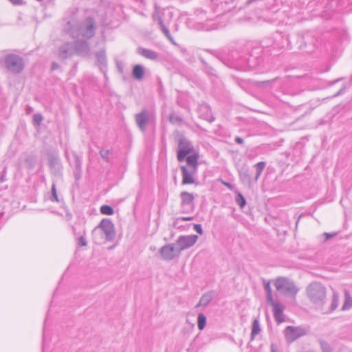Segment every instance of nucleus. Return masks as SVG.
<instances>
[{
  "instance_id": "nucleus-1",
  "label": "nucleus",
  "mask_w": 352,
  "mask_h": 352,
  "mask_svg": "<svg viewBox=\"0 0 352 352\" xmlns=\"http://www.w3.org/2000/svg\"><path fill=\"white\" fill-rule=\"evenodd\" d=\"M274 39L281 40L280 43L277 44L280 49L287 45L289 46L290 49H297L305 54L313 53L317 47L318 43L317 38L309 32H304L302 34H298L292 38L287 35L284 36L281 33L277 32L274 35Z\"/></svg>"
},
{
  "instance_id": "nucleus-2",
  "label": "nucleus",
  "mask_w": 352,
  "mask_h": 352,
  "mask_svg": "<svg viewBox=\"0 0 352 352\" xmlns=\"http://www.w3.org/2000/svg\"><path fill=\"white\" fill-rule=\"evenodd\" d=\"M307 296L316 307L322 310L326 300L327 290L325 287L320 283H311L307 289Z\"/></svg>"
},
{
  "instance_id": "nucleus-3",
  "label": "nucleus",
  "mask_w": 352,
  "mask_h": 352,
  "mask_svg": "<svg viewBox=\"0 0 352 352\" xmlns=\"http://www.w3.org/2000/svg\"><path fill=\"white\" fill-rule=\"evenodd\" d=\"M247 54H241L239 51L234 50L230 52L228 58L222 60V62L228 67L238 71L247 70Z\"/></svg>"
},
{
  "instance_id": "nucleus-4",
  "label": "nucleus",
  "mask_w": 352,
  "mask_h": 352,
  "mask_svg": "<svg viewBox=\"0 0 352 352\" xmlns=\"http://www.w3.org/2000/svg\"><path fill=\"white\" fill-rule=\"evenodd\" d=\"M3 65L12 74H19L24 69L23 58L16 54H10L5 56Z\"/></svg>"
},
{
  "instance_id": "nucleus-5",
  "label": "nucleus",
  "mask_w": 352,
  "mask_h": 352,
  "mask_svg": "<svg viewBox=\"0 0 352 352\" xmlns=\"http://www.w3.org/2000/svg\"><path fill=\"white\" fill-rule=\"evenodd\" d=\"M274 286L278 292L284 295L294 296L298 292L294 283L285 277L277 278L274 282Z\"/></svg>"
},
{
  "instance_id": "nucleus-6",
  "label": "nucleus",
  "mask_w": 352,
  "mask_h": 352,
  "mask_svg": "<svg viewBox=\"0 0 352 352\" xmlns=\"http://www.w3.org/2000/svg\"><path fill=\"white\" fill-rule=\"evenodd\" d=\"M349 5L352 6V0H328L324 8L322 16L327 19L333 14L334 11L346 8Z\"/></svg>"
},
{
  "instance_id": "nucleus-7",
  "label": "nucleus",
  "mask_w": 352,
  "mask_h": 352,
  "mask_svg": "<svg viewBox=\"0 0 352 352\" xmlns=\"http://www.w3.org/2000/svg\"><path fill=\"white\" fill-rule=\"evenodd\" d=\"M135 123L142 132H144L147 125L153 123L155 120L153 112L144 108L140 113L135 115Z\"/></svg>"
},
{
  "instance_id": "nucleus-8",
  "label": "nucleus",
  "mask_w": 352,
  "mask_h": 352,
  "mask_svg": "<svg viewBox=\"0 0 352 352\" xmlns=\"http://www.w3.org/2000/svg\"><path fill=\"white\" fill-rule=\"evenodd\" d=\"M195 151L194 146L191 141L184 135H180L178 140V151L177 153V158L179 162L185 160L186 155Z\"/></svg>"
},
{
  "instance_id": "nucleus-9",
  "label": "nucleus",
  "mask_w": 352,
  "mask_h": 352,
  "mask_svg": "<svg viewBox=\"0 0 352 352\" xmlns=\"http://www.w3.org/2000/svg\"><path fill=\"white\" fill-rule=\"evenodd\" d=\"M96 30L95 21L92 17L86 18L78 28V36L89 39L94 36Z\"/></svg>"
},
{
  "instance_id": "nucleus-10",
  "label": "nucleus",
  "mask_w": 352,
  "mask_h": 352,
  "mask_svg": "<svg viewBox=\"0 0 352 352\" xmlns=\"http://www.w3.org/2000/svg\"><path fill=\"white\" fill-rule=\"evenodd\" d=\"M49 166L52 174L60 178L63 175V166L59 155L56 151H52L47 153Z\"/></svg>"
},
{
  "instance_id": "nucleus-11",
  "label": "nucleus",
  "mask_w": 352,
  "mask_h": 352,
  "mask_svg": "<svg viewBox=\"0 0 352 352\" xmlns=\"http://www.w3.org/2000/svg\"><path fill=\"white\" fill-rule=\"evenodd\" d=\"M98 229H100L104 232L107 241H111L115 238L116 232L114 230V225L111 219H103L98 226L94 229L92 234H94L97 232Z\"/></svg>"
},
{
  "instance_id": "nucleus-12",
  "label": "nucleus",
  "mask_w": 352,
  "mask_h": 352,
  "mask_svg": "<svg viewBox=\"0 0 352 352\" xmlns=\"http://www.w3.org/2000/svg\"><path fill=\"white\" fill-rule=\"evenodd\" d=\"M306 334V329L300 326H287L284 330L285 340L287 343H292Z\"/></svg>"
},
{
  "instance_id": "nucleus-13",
  "label": "nucleus",
  "mask_w": 352,
  "mask_h": 352,
  "mask_svg": "<svg viewBox=\"0 0 352 352\" xmlns=\"http://www.w3.org/2000/svg\"><path fill=\"white\" fill-rule=\"evenodd\" d=\"M197 239L198 236L196 234L183 235L179 236L176 241V245L178 248L177 250V254H181L183 250L194 245L196 243Z\"/></svg>"
},
{
  "instance_id": "nucleus-14",
  "label": "nucleus",
  "mask_w": 352,
  "mask_h": 352,
  "mask_svg": "<svg viewBox=\"0 0 352 352\" xmlns=\"http://www.w3.org/2000/svg\"><path fill=\"white\" fill-rule=\"evenodd\" d=\"M181 210L182 213H188L194 210L195 197L192 193L183 191L180 193Z\"/></svg>"
},
{
  "instance_id": "nucleus-15",
  "label": "nucleus",
  "mask_w": 352,
  "mask_h": 352,
  "mask_svg": "<svg viewBox=\"0 0 352 352\" xmlns=\"http://www.w3.org/2000/svg\"><path fill=\"white\" fill-rule=\"evenodd\" d=\"M177 250L176 243H169L162 246L159 250V253L164 260L169 261L179 256L180 254H177Z\"/></svg>"
},
{
  "instance_id": "nucleus-16",
  "label": "nucleus",
  "mask_w": 352,
  "mask_h": 352,
  "mask_svg": "<svg viewBox=\"0 0 352 352\" xmlns=\"http://www.w3.org/2000/svg\"><path fill=\"white\" fill-rule=\"evenodd\" d=\"M75 54L74 45L72 42H65L58 47V58L65 60L73 56Z\"/></svg>"
},
{
  "instance_id": "nucleus-17",
  "label": "nucleus",
  "mask_w": 352,
  "mask_h": 352,
  "mask_svg": "<svg viewBox=\"0 0 352 352\" xmlns=\"http://www.w3.org/2000/svg\"><path fill=\"white\" fill-rule=\"evenodd\" d=\"M271 306L273 307L274 317L276 322L278 324H280L285 321L283 311L285 309L284 306L278 302L272 301L268 302Z\"/></svg>"
},
{
  "instance_id": "nucleus-18",
  "label": "nucleus",
  "mask_w": 352,
  "mask_h": 352,
  "mask_svg": "<svg viewBox=\"0 0 352 352\" xmlns=\"http://www.w3.org/2000/svg\"><path fill=\"white\" fill-rule=\"evenodd\" d=\"M86 38L78 39L74 43V52L78 55H86L90 50L89 43Z\"/></svg>"
},
{
  "instance_id": "nucleus-19",
  "label": "nucleus",
  "mask_w": 352,
  "mask_h": 352,
  "mask_svg": "<svg viewBox=\"0 0 352 352\" xmlns=\"http://www.w3.org/2000/svg\"><path fill=\"white\" fill-rule=\"evenodd\" d=\"M238 173L239 175V179L243 184L245 186H248V188H250L252 185V179L250 175V170L247 164L242 165L238 169Z\"/></svg>"
},
{
  "instance_id": "nucleus-20",
  "label": "nucleus",
  "mask_w": 352,
  "mask_h": 352,
  "mask_svg": "<svg viewBox=\"0 0 352 352\" xmlns=\"http://www.w3.org/2000/svg\"><path fill=\"white\" fill-rule=\"evenodd\" d=\"M180 169L182 176V184L183 185L194 184L195 180L192 176V174L195 173V172L193 171V169H192V170L190 171L187 169V168L185 166H182L180 167Z\"/></svg>"
},
{
  "instance_id": "nucleus-21",
  "label": "nucleus",
  "mask_w": 352,
  "mask_h": 352,
  "mask_svg": "<svg viewBox=\"0 0 352 352\" xmlns=\"http://www.w3.org/2000/svg\"><path fill=\"white\" fill-rule=\"evenodd\" d=\"M74 176L76 181L80 179L82 177V157L77 154H74Z\"/></svg>"
},
{
  "instance_id": "nucleus-22",
  "label": "nucleus",
  "mask_w": 352,
  "mask_h": 352,
  "mask_svg": "<svg viewBox=\"0 0 352 352\" xmlns=\"http://www.w3.org/2000/svg\"><path fill=\"white\" fill-rule=\"evenodd\" d=\"M247 70L253 69L261 65L263 63V58L261 56H255L252 54H247Z\"/></svg>"
},
{
  "instance_id": "nucleus-23",
  "label": "nucleus",
  "mask_w": 352,
  "mask_h": 352,
  "mask_svg": "<svg viewBox=\"0 0 352 352\" xmlns=\"http://www.w3.org/2000/svg\"><path fill=\"white\" fill-rule=\"evenodd\" d=\"M137 52L138 54L151 60H156L159 58V54L156 52L142 47H138Z\"/></svg>"
},
{
  "instance_id": "nucleus-24",
  "label": "nucleus",
  "mask_w": 352,
  "mask_h": 352,
  "mask_svg": "<svg viewBox=\"0 0 352 352\" xmlns=\"http://www.w3.org/2000/svg\"><path fill=\"white\" fill-rule=\"evenodd\" d=\"M199 158V153L195 151L193 153L186 155L184 160H186L188 166L193 169V171L196 172L198 167Z\"/></svg>"
},
{
  "instance_id": "nucleus-25",
  "label": "nucleus",
  "mask_w": 352,
  "mask_h": 352,
  "mask_svg": "<svg viewBox=\"0 0 352 352\" xmlns=\"http://www.w3.org/2000/svg\"><path fill=\"white\" fill-rule=\"evenodd\" d=\"M96 57L98 64L100 65V69L103 72L105 73L107 70V58L105 54V51L104 50H100L96 52Z\"/></svg>"
},
{
  "instance_id": "nucleus-26",
  "label": "nucleus",
  "mask_w": 352,
  "mask_h": 352,
  "mask_svg": "<svg viewBox=\"0 0 352 352\" xmlns=\"http://www.w3.org/2000/svg\"><path fill=\"white\" fill-rule=\"evenodd\" d=\"M199 59L202 63L203 71L209 76H217V71L210 64H208L203 57L199 56Z\"/></svg>"
},
{
  "instance_id": "nucleus-27",
  "label": "nucleus",
  "mask_w": 352,
  "mask_h": 352,
  "mask_svg": "<svg viewBox=\"0 0 352 352\" xmlns=\"http://www.w3.org/2000/svg\"><path fill=\"white\" fill-rule=\"evenodd\" d=\"M144 75V67L143 65L138 64L133 66L132 69V76L134 79L140 81L143 79Z\"/></svg>"
},
{
  "instance_id": "nucleus-28",
  "label": "nucleus",
  "mask_w": 352,
  "mask_h": 352,
  "mask_svg": "<svg viewBox=\"0 0 352 352\" xmlns=\"http://www.w3.org/2000/svg\"><path fill=\"white\" fill-rule=\"evenodd\" d=\"M214 298V292L211 291L203 294L196 307L206 306Z\"/></svg>"
},
{
  "instance_id": "nucleus-29",
  "label": "nucleus",
  "mask_w": 352,
  "mask_h": 352,
  "mask_svg": "<svg viewBox=\"0 0 352 352\" xmlns=\"http://www.w3.org/2000/svg\"><path fill=\"white\" fill-rule=\"evenodd\" d=\"M261 331V329L260 327L259 321L257 318H255L253 320L252 324V331L250 334L251 340H254L255 337Z\"/></svg>"
},
{
  "instance_id": "nucleus-30",
  "label": "nucleus",
  "mask_w": 352,
  "mask_h": 352,
  "mask_svg": "<svg viewBox=\"0 0 352 352\" xmlns=\"http://www.w3.org/2000/svg\"><path fill=\"white\" fill-rule=\"evenodd\" d=\"M333 36L339 41L342 42L348 39V33L344 30H335Z\"/></svg>"
},
{
  "instance_id": "nucleus-31",
  "label": "nucleus",
  "mask_w": 352,
  "mask_h": 352,
  "mask_svg": "<svg viewBox=\"0 0 352 352\" xmlns=\"http://www.w3.org/2000/svg\"><path fill=\"white\" fill-rule=\"evenodd\" d=\"M36 163V158L33 155H28L24 160L25 166L28 169H32Z\"/></svg>"
},
{
  "instance_id": "nucleus-32",
  "label": "nucleus",
  "mask_w": 352,
  "mask_h": 352,
  "mask_svg": "<svg viewBox=\"0 0 352 352\" xmlns=\"http://www.w3.org/2000/svg\"><path fill=\"white\" fill-rule=\"evenodd\" d=\"M338 304H339V295L337 292H333L331 306H330L329 309L327 311H324V313L328 314V313H331V312L333 311L334 310H336L337 309Z\"/></svg>"
},
{
  "instance_id": "nucleus-33",
  "label": "nucleus",
  "mask_w": 352,
  "mask_h": 352,
  "mask_svg": "<svg viewBox=\"0 0 352 352\" xmlns=\"http://www.w3.org/2000/svg\"><path fill=\"white\" fill-rule=\"evenodd\" d=\"M235 202L240 207V208H243L246 205V199L244 196L237 190H235Z\"/></svg>"
},
{
  "instance_id": "nucleus-34",
  "label": "nucleus",
  "mask_w": 352,
  "mask_h": 352,
  "mask_svg": "<svg viewBox=\"0 0 352 352\" xmlns=\"http://www.w3.org/2000/svg\"><path fill=\"white\" fill-rule=\"evenodd\" d=\"M265 165H266V164L265 162H259L254 165V167L256 168V174H255L254 180L255 182H257L259 177L261 176L262 172L263 171V170L265 167Z\"/></svg>"
},
{
  "instance_id": "nucleus-35",
  "label": "nucleus",
  "mask_w": 352,
  "mask_h": 352,
  "mask_svg": "<svg viewBox=\"0 0 352 352\" xmlns=\"http://www.w3.org/2000/svg\"><path fill=\"white\" fill-rule=\"evenodd\" d=\"M345 300L342 307V310H347L352 307V298L350 296L349 293L345 291L344 293Z\"/></svg>"
},
{
  "instance_id": "nucleus-36",
  "label": "nucleus",
  "mask_w": 352,
  "mask_h": 352,
  "mask_svg": "<svg viewBox=\"0 0 352 352\" xmlns=\"http://www.w3.org/2000/svg\"><path fill=\"white\" fill-rule=\"evenodd\" d=\"M168 120L171 124L181 125L183 122V119L175 113H172L168 116Z\"/></svg>"
},
{
  "instance_id": "nucleus-37",
  "label": "nucleus",
  "mask_w": 352,
  "mask_h": 352,
  "mask_svg": "<svg viewBox=\"0 0 352 352\" xmlns=\"http://www.w3.org/2000/svg\"><path fill=\"white\" fill-rule=\"evenodd\" d=\"M264 289L266 292L267 303L274 301L270 282H264Z\"/></svg>"
},
{
  "instance_id": "nucleus-38",
  "label": "nucleus",
  "mask_w": 352,
  "mask_h": 352,
  "mask_svg": "<svg viewBox=\"0 0 352 352\" xmlns=\"http://www.w3.org/2000/svg\"><path fill=\"white\" fill-rule=\"evenodd\" d=\"M206 325V317L204 314H199L197 316V327L199 330H203Z\"/></svg>"
},
{
  "instance_id": "nucleus-39",
  "label": "nucleus",
  "mask_w": 352,
  "mask_h": 352,
  "mask_svg": "<svg viewBox=\"0 0 352 352\" xmlns=\"http://www.w3.org/2000/svg\"><path fill=\"white\" fill-rule=\"evenodd\" d=\"M201 108L206 111V113L202 116L203 118L209 122H212L214 120V118L212 115L209 107L208 106H204Z\"/></svg>"
},
{
  "instance_id": "nucleus-40",
  "label": "nucleus",
  "mask_w": 352,
  "mask_h": 352,
  "mask_svg": "<svg viewBox=\"0 0 352 352\" xmlns=\"http://www.w3.org/2000/svg\"><path fill=\"white\" fill-rule=\"evenodd\" d=\"M51 193V197L50 198V201L52 202H60V200L57 195L56 184L54 182H53V184L52 185Z\"/></svg>"
},
{
  "instance_id": "nucleus-41",
  "label": "nucleus",
  "mask_w": 352,
  "mask_h": 352,
  "mask_svg": "<svg viewBox=\"0 0 352 352\" xmlns=\"http://www.w3.org/2000/svg\"><path fill=\"white\" fill-rule=\"evenodd\" d=\"M100 212L102 214L112 215L114 213L113 208L109 205H102L100 209Z\"/></svg>"
},
{
  "instance_id": "nucleus-42",
  "label": "nucleus",
  "mask_w": 352,
  "mask_h": 352,
  "mask_svg": "<svg viewBox=\"0 0 352 352\" xmlns=\"http://www.w3.org/2000/svg\"><path fill=\"white\" fill-rule=\"evenodd\" d=\"M320 346L322 352H332L331 347L329 344L326 341L322 340L320 342Z\"/></svg>"
},
{
  "instance_id": "nucleus-43",
  "label": "nucleus",
  "mask_w": 352,
  "mask_h": 352,
  "mask_svg": "<svg viewBox=\"0 0 352 352\" xmlns=\"http://www.w3.org/2000/svg\"><path fill=\"white\" fill-rule=\"evenodd\" d=\"M275 81L276 78H274L271 80L256 81L254 84L259 87H265L270 83L274 82Z\"/></svg>"
},
{
  "instance_id": "nucleus-44",
  "label": "nucleus",
  "mask_w": 352,
  "mask_h": 352,
  "mask_svg": "<svg viewBox=\"0 0 352 352\" xmlns=\"http://www.w3.org/2000/svg\"><path fill=\"white\" fill-rule=\"evenodd\" d=\"M161 30L162 31V32L164 34V35L166 36V38L170 41L173 43H174V40H173V36H171L170 33V31L166 27V26H163L162 28H161Z\"/></svg>"
},
{
  "instance_id": "nucleus-45",
  "label": "nucleus",
  "mask_w": 352,
  "mask_h": 352,
  "mask_svg": "<svg viewBox=\"0 0 352 352\" xmlns=\"http://www.w3.org/2000/svg\"><path fill=\"white\" fill-rule=\"evenodd\" d=\"M43 121V116L41 113H36L33 115V122L39 126Z\"/></svg>"
},
{
  "instance_id": "nucleus-46",
  "label": "nucleus",
  "mask_w": 352,
  "mask_h": 352,
  "mask_svg": "<svg viewBox=\"0 0 352 352\" xmlns=\"http://www.w3.org/2000/svg\"><path fill=\"white\" fill-rule=\"evenodd\" d=\"M109 153L110 151L108 149H102L100 151V155L103 160H104L107 162H109Z\"/></svg>"
},
{
  "instance_id": "nucleus-47",
  "label": "nucleus",
  "mask_w": 352,
  "mask_h": 352,
  "mask_svg": "<svg viewBox=\"0 0 352 352\" xmlns=\"http://www.w3.org/2000/svg\"><path fill=\"white\" fill-rule=\"evenodd\" d=\"M87 245V241L83 235L78 238V245L79 247L86 246Z\"/></svg>"
},
{
  "instance_id": "nucleus-48",
  "label": "nucleus",
  "mask_w": 352,
  "mask_h": 352,
  "mask_svg": "<svg viewBox=\"0 0 352 352\" xmlns=\"http://www.w3.org/2000/svg\"><path fill=\"white\" fill-rule=\"evenodd\" d=\"M221 183L226 186L227 187L228 189H230V190H233L235 192V190L236 188L234 186V184H232L230 182H226V181H223V180H221Z\"/></svg>"
},
{
  "instance_id": "nucleus-49",
  "label": "nucleus",
  "mask_w": 352,
  "mask_h": 352,
  "mask_svg": "<svg viewBox=\"0 0 352 352\" xmlns=\"http://www.w3.org/2000/svg\"><path fill=\"white\" fill-rule=\"evenodd\" d=\"M323 235L324 236V241H327L329 239H332L333 237L336 236L337 235V232H332V233L324 232L323 234Z\"/></svg>"
},
{
  "instance_id": "nucleus-50",
  "label": "nucleus",
  "mask_w": 352,
  "mask_h": 352,
  "mask_svg": "<svg viewBox=\"0 0 352 352\" xmlns=\"http://www.w3.org/2000/svg\"><path fill=\"white\" fill-rule=\"evenodd\" d=\"M193 228L198 234H203V229L200 224H194Z\"/></svg>"
},
{
  "instance_id": "nucleus-51",
  "label": "nucleus",
  "mask_w": 352,
  "mask_h": 352,
  "mask_svg": "<svg viewBox=\"0 0 352 352\" xmlns=\"http://www.w3.org/2000/svg\"><path fill=\"white\" fill-rule=\"evenodd\" d=\"M14 6H21L23 4V0H8Z\"/></svg>"
},
{
  "instance_id": "nucleus-52",
  "label": "nucleus",
  "mask_w": 352,
  "mask_h": 352,
  "mask_svg": "<svg viewBox=\"0 0 352 352\" xmlns=\"http://www.w3.org/2000/svg\"><path fill=\"white\" fill-rule=\"evenodd\" d=\"M346 89L345 85H343L342 87L340 89V90L333 95V97H337L341 94H342Z\"/></svg>"
},
{
  "instance_id": "nucleus-53",
  "label": "nucleus",
  "mask_w": 352,
  "mask_h": 352,
  "mask_svg": "<svg viewBox=\"0 0 352 352\" xmlns=\"http://www.w3.org/2000/svg\"><path fill=\"white\" fill-rule=\"evenodd\" d=\"M6 167H4L3 170V174L1 175V176L0 177V182L1 183H3V182H4L6 180Z\"/></svg>"
},
{
  "instance_id": "nucleus-54",
  "label": "nucleus",
  "mask_w": 352,
  "mask_h": 352,
  "mask_svg": "<svg viewBox=\"0 0 352 352\" xmlns=\"http://www.w3.org/2000/svg\"><path fill=\"white\" fill-rule=\"evenodd\" d=\"M178 220H182L183 221H192L193 219L192 217H182L177 219Z\"/></svg>"
},
{
  "instance_id": "nucleus-55",
  "label": "nucleus",
  "mask_w": 352,
  "mask_h": 352,
  "mask_svg": "<svg viewBox=\"0 0 352 352\" xmlns=\"http://www.w3.org/2000/svg\"><path fill=\"white\" fill-rule=\"evenodd\" d=\"M206 51L209 52L210 54L217 56L218 58H219L222 61L223 59L218 56L217 52L216 51L212 50H206Z\"/></svg>"
},
{
  "instance_id": "nucleus-56",
  "label": "nucleus",
  "mask_w": 352,
  "mask_h": 352,
  "mask_svg": "<svg viewBox=\"0 0 352 352\" xmlns=\"http://www.w3.org/2000/svg\"><path fill=\"white\" fill-rule=\"evenodd\" d=\"M270 352H278L276 344L272 343L270 345Z\"/></svg>"
},
{
  "instance_id": "nucleus-57",
  "label": "nucleus",
  "mask_w": 352,
  "mask_h": 352,
  "mask_svg": "<svg viewBox=\"0 0 352 352\" xmlns=\"http://www.w3.org/2000/svg\"><path fill=\"white\" fill-rule=\"evenodd\" d=\"M234 140H235V142L239 144H242L244 142L243 139L241 137H236Z\"/></svg>"
},
{
  "instance_id": "nucleus-58",
  "label": "nucleus",
  "mask_w": 352,
  "mask_h": 352,
  "mask_svg": "<svg viewBox=\"0 0 352 352\" xmlns=\"http://www.w3.org/2000/svg\"><path fill=\"white\" fill-rule=\"evenodd\" d=\"M58 68H59V65L57 63L53 62L52 63V66H51L52 70H56V69H57Z\"/></svg>"
},
{
  "instance_id": "nucleus-59",
  "label": "nucleus",
  "mask_w": 352,
  "mask_h": 352,
  "mask_svg": "<svg viewBox=\"0 0 352 352\" xmlns=\"http://www.w3.org/2000/svg\"><path fill=\"white\" fill-rule=\"evenodd\" d=\"M157 83H158V89L159 90H162V82L161 80V79L160 78H157Z\"/></svg>"
},
{
  "instance_id": "nucleus-60",
  "label": "nucleus",
  "mask_w": 352,
  "mask_h": 352,
  "mask_svg": "<svg viewBox=\"0 0 352 352\" xmlns=\"http://www.w3.org/2000/svg\"><path fill=\"white\" fill-rule=\"evenodd\" d=\"M158 23L160 25V29L163 26H165L164 24V22H163V20H162V17H160V16L158 17Z\"/></svg>"
},
{
  "instance_id": "nucleus-61",
  "label": "nucleus",
  "mask_w": 352,
  "mask_h": 352,
  "mask_svg": "<svg viewBox=\"0 0 352 352\" xmlns=\"http://www.w3.org/2000/svg\"><path fill=\"white\" fill-rule=\"evenodd\" d=\"M341 80H342V78H338V79H337L336 80H333V81L331 82L330 85H334L335 83H336L337 82H338V81H340Z\"/></svg>"
},
{
  "instance_id": "nucleus-62",
  "label": "nucleus",
  "mask_w": 352,
  "mask_h": 352,
  "mask_svg": "<svg viewBox=\"0 0 352 352\" xmlns=\"http://www.w3.org/2000/svg\"><path fill=\"white\" fill-rule=\"evenodd\" d=\"M118 69L119 72H120V73L123 72V69L121 66H118Z\"/></svg>"
},
{
  "instance_id": "nucleus-63",
  "label": "nucleus",
  "mask_w": 352,
  "mask_h": 352,
  "mask_svg": "<svg viewBox=\"0 0 352 352\" xmlns=\"http://www.w3.org/2000/svg\"><path fill=\"white\" fill-rule=\"evenodd\" d=\"M3 215V212H0V217Z\"/></svg>"
}]
</instances>
